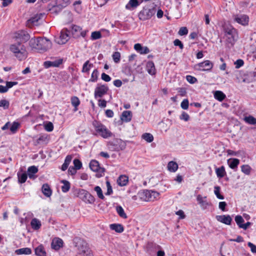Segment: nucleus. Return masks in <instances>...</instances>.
<instances>
[{"label":"nucleus","instance_id":"f257e3e1","mask_svg":"<svg viewBox=\"0 0 256 256\" xmlns=\"http://www.w3.org/2000/svg\"><path fill=\"white\" fill-rule=\"evenodd\" d=\"M51 42L46 38H38L36 39L31 38L29 42V46L32 50L40 52H44L52 47Z\"/></svg>","mask_w":256,"mask_h":256},{"label":"nucleus","instance_id":"f03ea898","mask_svg":"<svg viewBox=\"0 0 256 256\" xmlns=\"http://www.w3.org/2000/svg\"><path fill=\"white\" fill-rule=\"evenodd\" d=\"M224 30L226 36V44L232 46L238 38L237 30L232 25L225 24L224 26Z\"/></svg>","mask_w":256,"mask_h":256},{"label":"nucleus","instance_id":"7ed1b4c3","mask_svg":"<svg viewBox=\"0 0 256 256\" xmlns=\"http://www.w3.org/2000/svg\"><path fill=\"white\" fill-rule=\"evenodd\" d=\"M10 50L20 60H25L28 56V52L26 46L21 42H17L10 46Z\"/></svg>","mask_w":256,"mask_h":256},{"label":"nucleus","instance_id":"20e7f679","mask_svg":"<svg viewBox=\"0 0 256 256\" xmlns=\"http://www.w3.org/2000/svg\"><path fill=\"white\" fill-rule=\"evenodd\" d=\"M74 194L86 204H92L95 202L94 197L84 189L76 188L74 191Z\"/></svg>","mask_w":256,"mask_h":256},{"label":"nucleus","instance_id":"39448f33","mask_svg":"<svg viewBox=\"0 0 256 256\" xmlns=\"http://www.w3.org/2000/svg\"><path fill=\"white\" fill-rule=\"evenodd\" d=\"M75 246L78 247V254L80 256H93L86 241H78L76 242Z\"/></svg>","mask_w":256,"mask_h":256},{"label":"nucleus","instance_id":"423d86ee","mask_svg":"<svg viewBox=\"0 0 256 256\" xmlns=\"http://www.w3.org/2000/svg\"><path fill=\"white\" fill-rule=\"evenodd\" d=\"M93 124L96 132L102 138H106L112 136V133L107 129L106 126L101 123L95 122Z\"/></svg>","mask_w":256,"mask_h":256},{"label":"nucleus","instance_id":"0eeeda50","mask_svg":"<svg viewBox=\"0 0 256 256\" xmlns=\"http://www.w3.org/2000/svg\"><path fill=\"white\" fill-rule=\"evenodd\" d=\"M213 63L209 60L196 64L194 66L196 70L198 71H210L213 68Z\"/></svg>","mask_w":256,"mask_h":256},{"label":"nucleus","instance_id":"6e6552de","mask_svg":"<svg viewBox=\"0 0 256 256\" xmlns=\"http://www.w3.org/2000/svg\"><path fill=\"white\" fill-rule=\"evenodd\" d=\"M70 4V0H56V4L50 8L53 12H59L62 8L66 7Z\"/></svg>","mask_w":256,"mask_h":256},{"label":"nucleus","instance_id":"1a4fd4ad","mask_svg":"<svg viewBox=\"0 0 256 256\" xmlns=\"http://www.w3.org/2000/svg\"><path fill=\"white\" fill-rule=\"evenodd\" d=\"M108 88L106 84H98L94 90V96L96 99L100 98L107 94Z\"/></svg>","mask_w":256,"mask_h":256},{"label":"nucleus","instance_id":"9d476101","mask_svg":"<svg viewBox=\"0 0 256 256\" xmlns=\"http://www.w3.org/2000/svg\"><path fill=\"white\" fill-rule=\"evenodd\" d=\"M72 34L74 38H78L80 36L85 37L88 30H82V28L77 25H72L70 27Z\"/></svg>","mask_w":256,"mask_h":256},{"label":"nucleus","instance_id":"9b49d317","mask_svg":"<svg viewBox=\"0 0 256 256\" xmlns=\"http://www.w3.org/2000/svg\"><path fill=\"white\" fill-rule=\"evenodd\" d=\"M154 14V9H144L140 12L138 16L140 20H145L150 19Z\"/></svg>","mask_w":256,"mask_h":256},{"label":"nucleus","instance_id":"f8f14e48","mask_svg":"<svg viewBox=\"0 0 256 256\" xmlns=\"http://www.w3.org/2000/svg\"><path fill=\"white\" fill-rule=\"evenodd\" d=\"M16 38L18 42L22 44L28 40L30 38V36L26 32L21 30L16 34Z\"/></svg>","mask_w":256,"mask_h":256},{"label":"nucleus","instance_id":"ddd939ff","mask_svg":"<svg viewBox=\"0 0 256 256\" xmlns=\"http://www.w3.org/2000/svg\"><path fill=\"white\" fill-rule=\"evenodd\" d=\"M70 32L66 29L62 30L60 38L56 40V42L60 44H66L69 40Z\"/></svg>","mask_w":256,"mask_h":256},{"label":"nucleus","instance_id":"4468645a","mask_svg":"<svg viewBox=\"0 0 256 256\" xmlns=\"http://www.w3.org/2000/svg\"><path fill=\"white\" fill-rule=\"evenodd\" d=\"M90 168L94 172H104V169L100 166L98 162L96 160H92L90 163Z\"/></svg>","mask_w":256,"mask_h":256},{"label":"nucleus","instance_id":"2eb2a0df","mask_svg":"<svg viewBox=\"0 0 256 256\" xmlns=\"http://www.w3.org/2000/svg\"><path fill=\"white\" fill-rule=\"evenodd\" d=\"M62 63V60L60 58L53 62L46 61L44 62V66L46 68L50 67H58Z\"/></svg>","mask_w":256,"mask_h":256},{"label":"nucleus","instance_id":"dca6fc26","mask_svg":"<svg viewBox=\"0 0 256 256\" xmlns=\"http://www.w3.org/2000/svg\"><path fill=\"white\" fill-rule=\"evenodd\" d=\"M142 2V0L139 2L138 0H130L126 6V8L128 10H132L140 6Z\"/></svg>","mask_w":256,"mask_h":256},{"label":"nucleus","instance_id":"f3484780","mask_svg":"<svg viewBox=\"0 0 256 256\" xmlns=\"http://www.w3.org/2000/svg\"><path fill=\"white\" fill-rule=\"evenodd\" d=\"M248 17L246 15H240L235 16L234 20L238 23L241 24L243 26H246L248 24Z\"/></svg>","mask_w":256,"mask_h":256},{"label":"nucleus","instance_id":"a211bd4d","mask_svg":"<svg viewBox=\"0 0 256 256\" xmlns=\"http://www.w3.org/2000/svg\"><path fill=\"white\" fill-rule=\"evenodd\" d=\"M216 219L218 222L228 225H230L232 220V219L230 215L217 216H216Z\"/></svg>","mask_w":256,"mask_h":256},{"label":"nucleus","instance_id":"6ab92c4d","mask_svg":"<svg viewBox=\"0 0 256 256\" xmlns=\"http://www.w3.org/2000/svg\"><path fill=\"white\" fill-rule=\"evenodd\" d=\"M138 194L142 200L146 202L152 201L150 190H144L142 192H139Z\"/></svg>","mask_w":256,"mask_h":256},{"label":"nucleus","instance_id":"aec40b11","mask_svg":"<svg viewBox=\"0 0 256 256\" xmlns=\"http://www.w3.org/2000/svg\"><path fill=\"white\" fill-rule=\"evenodd\" d=\"M132 112L130 110L124 111L122 114L120 118L122 120L125 122H129L132 120Z\"/></svg>","mask_w":256,"mask_h":256},{"label":"nucleus","instance_id":"412c9836","mask_svg":"<svg viewBox=\"0 0 256 256\" xmlns=\"http://www.w3.org/2000/svg\"><path fill=\"white\" fill-rule=\"evenodd\" d=\"M44 14H42V13L39 14H36L34 16L32 17L30 19H29L28 20V24H32V25H36V24L38 22L40 19H41L44 16Z\"/></svg>","mask_w":256,"mask_h":256},{"label":"nucleus","instance_id":"4be33fe9","mask_svg":"<svg viewBox=\"0 0 256 256\" xmlns=\"http://www.w3.org/2000/svg\"><path fill=\"white\" fill-rule=\"evenodd\" d=\"M228 164L230 168L235 170L237 168L240 164V160L238 158H231L228 160Z\"/></svg>","mask_w":256,"mask_h":256},{"label":"nucleus","instance_id":"5701e85b","mask_svg":"<svg viewBox=\"0 0 256 256\" xmlns=\"http://www.w3.org/2000/svg\"><path fill=\"white\" fill-rule=\"evenodd\" d=\"M34 252L35 254L38 256H47L45 248L42 244L38 246L34 249Z\"/></svg>","mask_w":256,"mask_h":256},{"label":"nucleus","instance_id":"b1692460","mask_svg":"<svg viewBox=\"0 0 256 256\" xmlns=\"http://www.w3.org/2000/svg\"><path fill=\"white\" fill-rule=\"evenodd\" d=\"M146 70L148 73L151 75H154L156 74V68L154 64L152 62H148L146 66Z\"/></svg>","mask_w":256,"mask_h":256},{"label":"nucleus","instance_id":"393cba45","mask_svg":"<svg viewBox=\"0 0 256 256\" xmlns=\"http://www.w3.org/2000/svg\"><path fill=\"white\" fill-rule=\"evenodd\" d=\"M161 248L160 246L154 244L152 242H148L146 247L148 252L155 251L156 250L158 251V250H161Z\"/></svg>","mask_w":256,"mask_h":256},{"label":"nucleus","instance_id":"a878e982","mask_svg":"<svg viewBox=\"0 0 256 256\" xmlns=\"http://www.w3.org/2000/svg\"><path fill=\"white\" fill-rule=\"evenodd\" d=\"M42 190L43 194L46 197H50L52 194V190L49 185L47 184H43Z\"/></svg>","mask_w":256,"mask_h":256},{"label":"nucleus","instance_id":"bb28decb","mask_svg":"<svg viewBox=\"0 0 256 256\" xmlns=\"http://www.w3.org/2000/svg\"><path fill=\"white\" fill-rule=\"evenodd\" d=\"M32 228L34 230H38L40 228L42 224L40 220L36 218L32 219L30 222Z\"/></svg>","mask_w":256,"mask_h":256},{"label":"nucleus","instance_id":"cd10ccee","mask_svg":"<svg viewBox=\"0 0 256 256\" xmlns=\"http://www.w3.org/2000/svg\"><path fill=\"white\" fill-rule=\"evenodd\" d=\"M15 253L17 254H32V250L28 248H22L16 250Z\"/></svg>","mask_w":256,"mask_h":256},{"label":"nucleus","instance_id":"c85d7f7f","mask_svg":"<svg viewBox=\"0 0 256 256\" xmlns=\"http://www.w3.org/2000/svg\"><path fill=\"white\" fill-rule=\"evenodd\" d=\"M110 228L117 232H122L124 231V227L120 224H114L110 226Z\"/></svg>","mask_w":256,"mask_h":256},{"label":"nucleus","instance_id":"c756f323","mask_svg":"<svg viewBox=\"0 0 256 256\" xmlns=\"http://www.w3.org/2000/svg\"><path fill=\"white\" fill-rule=\"evenodd\" d=\"M72 157L70 155H68L66 156L64 162L61 168V170L62 171H64L68 168V165L72 161Z\"/></svg>","mask_w":256,"mask_h":256},{"label":"nucleus","instance_id":"7c9ffc66","mask_svg":"<svg viewBox=\"0 0 256 256\" xmlns=\"http://www.w3.org/2000/svg\"><path fill=\"white\" fill-rule=\"evenodd\" d=\"M49 140L48 135L46 134H42L36 140L37 144H47Z\"/></svg>","mask_w":256,"mask_h":256},{"label":"nucleus","instance_id":"2f4dec72","mask_svg":"<svg viewBox=\"0 0 256 256\" xmlns=\"http://www.w3.org/2000/svg\"><path fill=\"white\" fill-rule=\"evenodd\" d=\"M38 168L36 166H30L28 169V176L30 178H34V174L37 173Z\"/></svg>","mask_w":256,"mask_h":256},{"label":"nucleus","instance_id":"473e14b6","mask_svg":"<svg viewBox=\"0 0 256 256\" xmlns=\"http://www.w3.org/2000/svg\"><path fill=\"white\" fill-rule=\"evenodd\" d=\"M167 168L170 172H175L178 168V164L174 162L170 161L168 163Z\"/></svg>","mask_w":256,"mask_h":256},{"label":"nucleus","instance_id":"72a5a7b5","mask_svg":"<svg viewBox=\"0 0 256 256\" xmlns=\"http://www.w3.org/2000/svg\"><path fill=\"white\" fill-rule=\"evenodd\" d=\"M117 182L119 186H124L128 182V178L126 176H120L118 179Z\"/></svg>","mask_w":256,"mask_h":256},{"label":"nucleus","instance_id":"f704fd0d","mask_svg":"<svg viewBox=\"0 0 256 256\" xmlns=\"http://www.w3.org/2000/svg\"><path fill=\"white\" fill-rule=\"evenodd\" d=\"M214 96L216 99L220 102H222L226 98L225 94L219 90H217L214 92Z\"/></svg>","mask_w":256,"mask_h":256},{"label":"nucleus","instance_id":"c9c22d12","mask_svg":"<svg viewBox=\"0 0 256 256\" xmlns=\"http://www.w3.org/2000/svg\"><path fill=\"white\" fill-rule=\"evenodd\" d=\"M61 183L63 184V186H62V192H68L70 189V182L66 180H61Z\"/></svg>","mask_w":256,"mask_h":256},{"label":"nucleus","instance_id":"e433bc0d","mask_svg":"<svg viewBox=\"0 0 256 256\" xmlns=\"http://www.w3.org/2000/svg\"><path fill=\"white\" fill-rule=\"evenodd\" d=\"M120 142H122L120 140H116L114 142H110L109 144V148L112 149L113 150H119L120 148L118 146V144Z\"/></svg>","mask_w":256,"mask_h":256},{"label":"nucleus","instance_id":"4c0bfd02","mask_svg":"<svg viewBox=\"0 0 256 256\" xmlns=\"http://www.w3.org/2000/svg\"><path fill=\"white\" fill-rule=\"evenodd\" d=\"M206 196L203 198L200 194L197 196V200L202 206L206 208L208 205V204L206 200Z\"/></svg>","mask_w":256,"mask_h":256},{"label":"nucleus","instance_id":"58836bf2","mask_svg":"<svg viewBox=\"0 0 256 256\" xmlns=\"http://www.w3.org/2000/svg\"><path fill=\"white\" fill-rule=\"evenodd\" d=\"M52 248L56 250L63 246V241H52Z\"/></svg>","mask_w":256,"mask_h":256},{"label":"nucleus","instance_id":"ea45409f","mask_svg":"<svg viewBox=\"0 0 256 256\" xmlns=\"http://www.w3.org/2000/svg\"><path fill=\"white\" fill-rule=\"evenodd\" d=\"M72 104L74 107V111L78 110V106L80 104V100L77 96H72L70 99Z\"/></svg>","mask_w":256,"mask_h":256},{"label":"nucleus","instance_id":"a19ab883","mask_svg":"<svg viewBox=\"0 0 256 256\" xmlns=\"http://www.w3.org/2000/svg\"><path fill=\"white\" fill-rule=\"evenodd\" d=\"M216 172L217 175V176L220 178H222L224 177V176L226 174L224 167V166H222L221 167L216 168Z\"/></svg>","mask_w":256,"mask_h":256},{"label":"nucleus","instance_id":"79ce46f5","mask_svg":"<svg viewBox=\"0 0 256 256\" xmlns=\"http://www.w3.org/2000/svg\"><path fill=\"white\" fill-rule=\"evenodd\" d=\"M116 211L120 217L123 218H126L127 216L125 213L124 208L120 206H116Z\"/></svg>","mask_w":256,"mask_h":256},{"label":"nucleus","instance_id":"37998d69","mask_svg":"<svg viewBox=\"0 0 256 256\" xmlns=\"http://www.w3.org/2000/svg\"><path fill=\"white\" fill-rule=\"evenodd\" d=\"M92 66L93 64H90L89 60H87L84 63L82 71V72H88Z\"/></svg>","mask_w":256,"mask_h":256},{"label":"nucleus","instance_id":"c03bdc74","mask_svg":"<svg viewBox=\"0 0 256 256\" xmlns=\"http://www.w3.org/2000/svg\"><path fill=\"white\" fill-rule=\"evenodd\" d=\"M18 182L22 184L26 181L28 178V174L26 173H20L18 172Z\"/></svg>","mask_w":256,"mask_h":256},{"label":"nucleus","instance_id":"a18cd8bd","mask_svg":"<svg viewBox=\"0 0 256 256\" xmlns=\"http://www.w3.org/2000/svg\"><path fill=\"white\" fill-rule=\"evenodd\" d=\"M142 138L148 142H151L154 140L153 136L150 133H144L142 135Z\"/></svg>","mask_w":256,"mask_h":256},{"label":"nucleus","instance_id":"49530a36","mask_svg":"<svg viewBox=\"0 0 256 256\" xmlns=\"http://www.w3.org/2000/svg\"><path fill=\"white\" fill-rule=\"evenodd\" d=\"M94 190L96 192L97 196L98 197V198H100L101 200H104V196L103 194L102 190L99 186H96L94 188Z\"/></svg>","mask_w":256,"mask_h":256},{"label":"nucleus","instance_id":"de8ad7c7","mask_svg":"<svg viewBox=\"0 0 256 256\" xmlns=\"http://www.w3.org/2000/svg\"><path fill=\"white\" fill-rule=\"evenodd\" d=\"M251 168L248 164L242 165L241 166V170L244 174L249 175L251 172Z\"/></svg>","mask_w":256,"mask_h":256},{"label":"nucleus","instance_id":"09e8293b","mask_svg":"<svg viewBox=\"0 0 256 256\" xmlns=\"http://www.w3.org/2000/svg\"><path fill=\"white\" fill-rule=\"evenodd\" d=\"M244 120L248 124H256V118L252 116H246Z\"/></svg>","mask_w":256,"mask_h":256},{"label":"nucleus","instance_id":"8fccbe9b","mask_svg":"<svg viewBox=\"0 0 256 256\" xmlns=\"http://www.w3.org/2000/svg\"><path fill=\"white\" fill-rule=\"evenodd\" d=\"M220 187L218 186H214V193L216 195L218 198L224 200V196L220 194Z\"/></svg>","mask_w":256,"mask_h":256},{"label":"nucleus","instance_id":"3c124183","mask_svg":"<svg viewBox=\"0 0 256 256\" xmlns=\"http://www.w3.org/2000/svg\"><path fill=\"white\" fill-rule=\"evenodd\" d=\"M102 34L100 32L95 31L92 33L91 34V39L92 40H96L101 38Z\"/></svg>","mask_w":256,"mask_h":256},{"label":"nucleus","instance_id":"603ef678","mask_svg":"<svg viewBox=\"0 0 256 256\" xmlns=\"http://www.w3.org/2000/svg\"><path fill=\"white\" fill-rule=\"evenodd\" d=\"M98 75V72L96 69H95L92 72L91 78L90 80L91 82H95L97 80Z\"/></svg>","mask_w":256,"mask_h":256},{"label":"nucleus","instance_id":"864d4df0","mask_svg":"<svg viewBox=\"0 0 256 256\" xmlns=\"http://www.w3.org/2000/svg\"><path fill=\"white\" fill-rule=\"evenodd\" d=\"M235 221L236 224L240 228V226H242L244 222V220L241 216H236L235 217Z\"/></svg>","mask_w":256,"mask_h":256},{"label":"nucleus","instance_id":"5fc2aeb1","mask_svg":"<svg viewBox=\"0 0 256 256\" xmlns=\"http://www.w3.org/2000/svg\"><path fill=\"white\" fill-rule=\"evenodd\" d=\"M10 106V102L6 100H0V107L3 108L4 109H8Z\"/></svg>","mask_w":256,"mask_h":256},{"label":"nucleus","instance_id":"6e6d98bb","mask_svg":"<svg viewBox=\"0 0 256 256\" xmlns=\"http://www.w3.org/2000/svg\"><path fill=\"white\" fill-rule=\"evenodd\" d=\"M112 57L114 61L116 63H118L120 61V54L118 52H114L113 54Z\"/></svg>","mask_w":256,"mask_h":256},{"label":"nucleus","instance_id":"4d7b16f0","mask_svg":"<svg viewBox=\"0 0 256 256\" xmlns=\"http://www.w3.org/2000/svg\"><path fill=\"white\" fill-rule=\"evenodd\" d=\"M74 166L76 169L80 170L82 166L81 162L78 159H74L73 162Z\"/></svg>","mask_w":256,"mask_h":256},{"label":"nucleus","instance_id":"13d9d810","mask_svg":"<svg viewBox=\"0 0 256 256\" xmlns=\"http://www.w3.org/2000/svg\"><path fill=\"white\" fill-rule=\"evenodd\" d=\"M20 126V124L18 122H14L12 124L10 128V131L14 133L16 132Z\"/></svg>","mask_w":256,"mask_h":256},{"label":"nucleus","instance_id":"bf43d9fd","mask_svg":"<svg viewBox=\"0 0 256 256\" xmlns=\"http://www.w3.org/2000/svg\"><path fill=\"white\" fill-rule=\"evenodd\" d=\"M189 102L188 99H184L181 102L180 106L184 110H187L188 108Z\"/></svg>","mask_w":256,"mask_h":256},{"label":"nucleus","instance_id":"052dcab7","mask_svg":"<svg viewBox=\"0 0 256 256\" xmlns=\"http://www.w3.org/2000/svg\"><path fill=\"white\" fill-rule=\"evenodd\" d=\"M106 187H107V192L106 193V195H110L113 192L112 187L110 185V182L108 181H106Z\"/></svg>","mask_w":256,"mask_h":256},{"label":"nucleus","instance_id":"680f3d73","mask_svg":"<svg viewBox=\"0 0 256 256\" xmlns=\"http://www.w3.org/2000/svg\"><path fill=\"white\" fill-rule=\"evenodd\" d=\"M180 118L182 120H184V121L187 122L190 120V116L187 113L183 112L180 116Z\"/></svg>","mask_w":256,"mask_h":256},{"label":"nucleus","instance_id":"e2e57ef3","mask_svg":"<svg viewBox=\"0 0 256 256\" xmlns=\"http://www.w3.org/2000/svg\"><path fill=\"white\" fill-rule=\"evenodd\" d=\"M188 33V30L186 27H182L180 28L178 34L180 36H184L187 34Z\"/></svg>","mask_w":256,"mask_h":256},{"label":"nucleus","instance_id":"0e129e2a","mask_svg":"<svg viewBox=\"0 0 256 256\" xmlns=\"http://www.w3.org/2000/svg\"><path fill=\"white\" fill-rule=\"evenodd\" d=\"M44 128L48 132H52L54 129L53 124L51 122H48L44 126Z\"/></svg>","mask_w":256,"mask_h":256},{"label":"nucleus","instance_id":"69168bd1","mask_svg":"<svg viewBox=\"0 0 256 256\" xmlns=\"http://www.w3.org/2000/svg\"><path fill=\"white\" fill-rule=\"evenodd\" d=\"M98 106L100 108H105L106 106V101L104 100L98 99Z\"/></svg>","mask_w":256,"mask_h":256},{"label":"nucleus","instance_id":"338daca9","mask_svg":"<svg viewBox=\"0 0 256 256\" xmlns=\"http://www.w3.org/2000/svg\"><path fill=\"white\" fill-rule=\"evenodd\" d=\"M244 64V62L243 60L241 59H238L236 61L234 62V64L236 65V68H238L242 66Z\"/></svg>","mask_w":256,"mask_h":256},{"label":"nucleus","instance_id":"774afa93","mask_svg":"<svg viewBox=\"0 0 256 256\" xmlns=\"http://www.w3.org/2000/svg\"><path fill=\"white\" fill-rule=\"evenodd\" d=\"M174 44L175 46H178L179 48L182 50L184 48V45L182 42L178 39H176L174 42Z\"/></svg>","mask_w":256,"mask_h":256}]
</instances>
